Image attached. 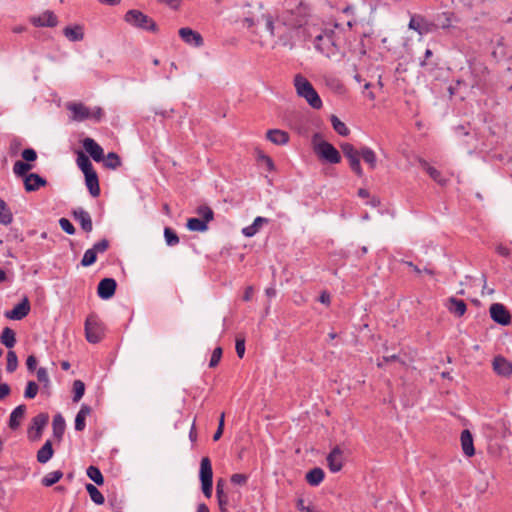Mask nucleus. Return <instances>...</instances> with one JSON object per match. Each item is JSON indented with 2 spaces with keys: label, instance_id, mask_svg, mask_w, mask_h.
<instances>
[{
  "label": "nucleus",
  "instance_id": "58836bf2",
  "mask_svg": "<svg viewBox=\"0 0 512 512\" xmlns=\"http://www.w3.org/2000/svg\"><path fill=\"white\" fill-rule=\"evenodd\" d=\"M76 163L80 170L83 172V174L94 170L90 158L87 155H85L82 151L78 152Z\"/></svg>",
  "mask_w": 512,
  "mask_h": 512
},
{
  "label": "nucleus",
  "instance_id": "680f3d73",
  "mask_svg": "<svg viewBox=\"0 0 512 512\" xmlns=\"http://www.w3.org/2000/svg\"><path fill=\"white\" fill-rule=\"evenodd\" d=\"M108 503L113 512H122V501L118 500L116 497L109 498Z\"/></svg>",
  "mask_w": 512,
  "mask_h": 512
},
{
  "label": "nucleus",
  "instance_id": "69168bd1",
  "mask_svg": "<svg viewBox=\"0 0 512 512\" xmlns=\"http://www.w3.org/2000/svg\"><path fill=\"white\" fill-rule=\"evenodd\" d=\"M104 116V111L101 107H96L92 112H90V118L95 120L96 122H100Z\"/></svg>",
  "mask_w": 512,
  "mask_h": 512
},
{
  "label": "nucleus",
  "instance_id": "2f4dec72",
  "mask_svg": "<svg viewBox=\"0 0 512 512\" xmlns=\"http://www.w3.org/2000/svg\"><path fill=\"white\" fill-rule=\"evenodd\" d=\"M268 219L264 217H256L253 221V223L247 227H244L242 229V233L246 237H253L261 228L263 224L268 223Z\"/></svg>",
  "mask_w": 512,
  "mask_h": 512
},
{
  "label": "nucleus",
  "instance_id": "423d86ee",
  "mask_svg": "<svg viewBox=\"0 0 512 512\" xmlns=\"http://www.w3.org/2000/svg\"><path fill=\"white\" fill-rule=\"evenodd\" d=\"M85 337L89 343L96 344L103 337V328L95 315H89L85 321Z\"/></svg>",
  "mask_w": 512,
  "mask_h": 512
},
{
  "label": "nucleus",
  "instance_id": "4468645a",
  "mask_svg": "<svg viewBox=\"0 0 512 512\" xmlns=\"http://www.w3.org/2000/svg\"><path fill=\"white\" fill-rule=\"evenodd\" d=\"M71 215L73 219L80 224L84 232L90 233L93 230L92 218L88 211L84 210L82 207H78L71 211Z\"/></svg>",
  "mask_w": 512,
  "mask_h": 512
},
{
  "label": "nucleus",
  "instance_id": "052dcab7",
  "mask_svg": "<svg viewBox=\"0 0 512 512\" xmlns=\"http://www.w3.org/2000/svg\"><path fill=\"white\" fill-rule=\"evenodd\" d=\"M230 481L234 485L243 486L246 485L248 481V476L242 473H235L230 477Z\"/></svg>",
  "mask_w": 512,
  "mask_h": 512
},
{
  "label": "nucleus",
  "instance_id": "bb28decb",
  "mask_svg": "<svg viewBox=\"0 0 512 512\" xmlns=\"http://www.w3.org/2000/svg\"><path fill=\"white\" fill-rule=\"evenodd\" d=\"M92 409L87 404H82L80 407V410L76 414L75 417V430L78 432H81L86 427V417L90 415Z\"/></svg>",
  "mask_w": 512,
  "mask_h": 512
},
{
  "label": "nucleus",
  "instance_id": "4be33fe9",
  "mask_svg": "<svg viewBox=\"0 0 512 512\" xmlns=\"http://www.w3.org/2000/svg\"><path fill=\"white\" fill-rule=\"evenodd\" d=\"M67 109L73 113V120L84 121L90 118V110L82 103H68Z\"/></svg>",
  "mask_w": 512,
  "mask_h": 512
},
{
  "label": "nucleus",
  "instance_id": "5fc2aeb1",
  "mask_svg": "<svg viewBox=\"0 0 512 512\" xmlns=\"http://www.w3.org/2000/svg\"><path fill=\"white\" fill-rule=\"evenodd\" d=\"M222 354H223V350L220 346L216 347L213 350L210 361H209V368H215L219 364V362L222 358Z\"/></svg>",
  "mask_w": 512,
  "mask_h": 512
},
{
  "label": "nucleus",
  "instance_id": "79ce46f5",
  "mask_svg": "<svg viewBox=\"0 0 512 512\" xmlns=\"http://www.w3.org/2000/svg\"><path fill=\"white\" fill-rule=\"evenodd\" d=\"M87 476L98 486H102L104 484V476L100 469L96 466H89L86 470Z\"/></svg>",
  "mask_w": 512,
  "mask_h": 512
},
{
  "label": "nucleus",
  "instance_id": "de8ad7c7",
  "mask_svg": "<svg viewBox=\"0 0 512 512\" xmlns=\"http://www.w3.org/2000/svg\"><path fill=\"white\" fill-rule=\"evenodd\" d=\"M18 367V357L13 350H9L7 353V364L6 370L8 373H13Z\"/></svg>",
  "mask_w": 512,
  "mask_h": 512
},
{
  "label": "nucleus",
  "instance_id": "2eb2a0df",
  "mask_svg": "<svg viewBox=\"0 0 512 512\" xmlns=\"http://www.w3.org/2000/svg\"><path fill=\"white\" fill-rule=\"evenodd\" d=\"M178 33L180 38L188 45L201 47L204 44L202 35L189 27L180 28Z\"/></svg>",
  "mask_w": 512,
  "mask_h": 512
},
{
  "label": "nucleus",
  "instance_id": "4d7b16f0",
  "mask_svg": "<svg viewBox=\"0 0 512 512\" xmlns=\"http://www.w3.org/2000/svg\"><path fill=\"white\" fill-rule=\"evenodd\" d=\"M59 225L61 227V229L69 234V235H73L75 234L76 230H75V227L74 225L71 223V221L67 218H60L59 219Z\"/></svg>",
  "mask_w": 512,
  "mask_h": 512
},
{
  "label": "nucleus",
  "instance_id": "ea45409f",
  "mask_svg": "<svg viewBox=\"0 0 512 512\" xmlns=\"http://www.w3.org/2000/svg\"><path fill=\"white\" fill-rule=\"evenodd\" d=\"M13 220V214L6 204V202L0 198V224L8 225Z\"/></svg>",
  "mask_w": 512,
  "mask_h": 512
},
{
  "label": "nucleus",
  "instance_id": "ddd939ff",
  "mask_svg": "<svg viewBox=\"0 0 512 512\" xmlns=\"http://www.w3.org/2000/svg\"><path fill=\"white\" fill-rule=\"evenodd\" d=\"M117 289V282L114 278H103L97 286V294L99 298L108 300L112 298Z\"/></svg>",
  "mask_w": 512,
  "mask_h": 512
},
{
  "label": "nucleus",
  "instance_id": "9d476101",
  "mask_svg": "<svg viewBox=\"0 0 512 512\" xmlns=\"http://www.w3.org/2000/svg\"><path fill=\"white\" fill-rule=\"evenodd\" d=\"M470 69L473 77L472 87L483 88L487 83L489 74L487 67L481 62H475L471 64Z\"/></svg>",
  "mask_w": 512,
  "mask_h": 512
},
{
  "label": "nucleus",
  "instance_id": "393cba45",
  "mask_svg": "<svg viewBox=\"0 0 512 512\" xmlns=\"http://www.w3.org/2000/svg\"><path fill=\"white\" fill-rule=\"evenodd\" d=\"M460 440L464 454L468 457L475 455L473 436L469 430L465 429L461 432Z\"/></svg>",
  "mask_w": 512,
  "mask_h": 512
},
{
  "label": "nucleus",
  "instance_id": "20e7f679",
  "mask_svg": "<svg viewBox=\"0 0 512 512\" xmlns=\"http://www.w3.org/2000/svg\"><path fill=\"white\" fill-rule=\"evenodd\" d=\"M314 153L323 163L339 164L341 162L340 152L328 141L322 140L315 145Z\"/></svg>",
  "mask_w": 512,
  "mask_h": 512
},
{
  "label": "nucleus",
  "instance_id": "a19ab883",
  "mask_svg": "<svg viewBox=\"0 0 512 512\" xmlns=\"http://www.w3.org/2000/svg\"><path fill=\"white\" fill-rule=\"evenodd\" d=\"M103 162L106 168L113 170L122 165L120 156L115 152H109L106 156H104Z\"/></svg>",
  "mask_w": 512,
  "mask_h": 512
},
{
  "label": "nucleus",
  "instance_id": "a878e982",
  "mask_svg": "<svg viewBox=\"0 0 512 512\" xmlns=\"http://www.w3.org/2000/svg\"><path fill=\"white\" fill-rule=\"evenodd\" d=\"M65 428H66L65 419L63 418V416L60 413L56 414L53 417V421H52V431H53L54 438L58 442L62 441L64 432H65Z\"/></svg>",
  "mask_w": 512,
  "mask_h": 512
},
{
  "label": "nucleus",
  "instance_id": "6ab92c4d",
  "mask_svg": "<svg viewBox=\"0 0 512 512\" xmlns=\"http://www.w3.org/2000/svg\"><path fill=\"white\" fill-rule=\"evenodd\" d=\"M492 365L493 370L500 376L509 377L512 374V363L501 355L494 357Z\"/></svg>",
  "mask_w": 512,
  "mask_h": 512
},
{
  "label": "nucleus",
  "instance_id": "0e129e2a",
  "mask_svg": "<svg viewBox=\"0 0 512 512\" xmlns=\"http://www.w3.org/2000/svg\"><path fill=\"white\" fill-rule=\"evenodd\" d=\"M26 366L29 372H34L37 368V358L34 355H30L26 359Z\"/></svg>",
  "mask_w": 512,
  "mask_h": 512
},
{
  "label": "nucleus",
  "instance_id": "49530a36",
  "mask_svg": "<svg viewBox=\"0 0 512 512\" xmlns=\"http://www.w3.org/2000/svg\"><path fill=\"white\" fill-rule=\"evenodd\" d=\"M164 238L168 246H175L180 241L177 233L170 227H165Z\"/></svg>",
  "mask_w": 512,
  "mask_h": 512
},
{
  "label": "nucleus",
  "instance_id": "aec40b11",
  "mask_svg": "<svg viewBox=\"0 0 512 512\" xmlns=\"http://www.w3.org/2000/svg\"><path fill=\"white\" fill-rule=\"evenodd\" d=\"M23 182L26 192H34L47 185V180L36 173H30Z\"/></svg>",
  "mask_w": 512,
  "mask_h": 512
},
{
  "label": "nucleus",
  "instance_id": "c9c22d12",
  "mask_svg": "<svg viewBox=\"0 0 512 512\" xmlns=\"http://www.w3.org/2000/svg\"><path fill=\"white\" fill-rule=\"evenodd\" d=\"M85 489L87 491V493L89 494L91 500L97 504V505H103L105 503V498L103 496V494L98 490V488L91 484V483H87L85 485Z\"/></svg>",
  "mask_w": 512,
  "mask_h": 512
},
{
  "label": "nucleus",
  "instance_id": "6e6552de",
  "mask_svg": "<svg viewBox=\"0 0 512 512\" xmlns=\"http://www.w3.org/2000/svg\"><path fill=\"white\" fill-rule=\"evenodd\" d=\"M109 241L106 238L96 242L92 248L87 249L81 259V266L89 267L97 261V254L104 253L109 248Z\"/></svg>",
  "mask_w": 512,
  "mask_h": 512
},
{
  "label": "nucleus",
  "instance_id": "473e14b6",
  "mask_svg": "<svg viewBox=\"0 0 512 512\" xmlns=\"http://www.w3.org/2000/svg\"><path fill=\"white\" fill-rule=\"evenodd\" d=\"M0 342L8 349L13 348L16 344L15 331L10 327H5L1 332Z\"/></svg>",
  "mask_w": 512,
  "mask_h": 512
},
{
  "label": "nucleus",
  "instance_id": "a211bd4d",
  "mask_svg": "<svg viewBox=\"0 0 512 512\" xmlns=\"http://www.w3.org/2000/svg\"><path fill=\"white\" fill-rule=\"evenodd\" d=\"M327 463L331 472H339L343 467V451L339 446H335L327 455Z\"/></svg>",
  "mask_w": 512,
  "mask_h": 512
},
{
  "label": "nucleus",
  "instance_id": "8fccbe9b",
  "mask_svg": "<svg viewBox=\"0 0 512 512\" xmlns=\"http://www.w3.org/2000/svg\"><path fill=\"white\" fill-rule=\"evenodd\" d=\"M428 175L440 186H446L448 183V179L445 178L442 173L436 168L432 167L429 169Z\"/></svg>",
  "mask_w": 512,
  "mask_h": 512
},
{
  "label": "nucleus",
  "instance_id": "a18cd8bd",
  "mask_svg": "<svg viewBox=\"0 0 512 512\" xmlns=\"http://www.w3.org/2000/svg\"><path fill=\"white\" fill-rule=\"evenodd\" d=\"M73 402H79L85 393V384L81 380L73 382Z\"/></svg>",
  "mask_w": 512,
  "mask_h": 512
},
{
  "label": "nucleus",
  "instance_id": "c756f323",
  "mask_svg": "<svg viewBox=\"0 0 512 512\" xmlns=\"http://www.w3.org/2000/svg\"><path fill=\"white\" fill-rule=\"evenodd\" d=\"M25 413H26V405H24V404L18 405L11 412L8 425L12 430L17 429L20 426V420L24 417Z\"/></svg>",
  "mask_w": 512,
  "mask_h": 512
},
{
  "label": "nucleus",
  "instance_id": "774afa93",
  "mask_svg": "<svg viewBox=\"0 0 512 512\" xmlns=\"http://www.w3.org/2000/svg\"><path fill=\"white\" fill-rule=\"evenodd\" d=\"M11 393V388L7 383H0V400L9 396Z\"/></svg>",
  "mask_w": 512,
  "mask_h": 512
},
{
  "label": "nucleus",
  "instance_id": "f257e3e1",
  "mask_svg": "<svg viewBox=\"0 0 512 512\" xmlns=\"http://www.w3.org/2000/svg\"><path fill=\"white\" fill-rule=\"evenodd\" d=\"M294 86L298 96L304 98L312 108L320 109L322 107L323 103L319 94L305 77L300 74L296 75Z\"/></svg>",
  "mask_w": 512,
  "mask_h": 512
},
{
  "label": "nucleus",
  "instance_id": "603ef678",
  "mask_svg": "<svg viewBox=\"0 0 512 512\" xmlns=\"http://www.w3.org/2000/svg\"><path fill=\"white\" fill-rule=\"evenodd\" d=\"M216 498H217L220 512H228V509H227V506L229 505L228 494L226 492L225 493L219 492V494H216Z\"/></svg>",
  "mask_w": 512,
  "mask_h": 512
},
{
  "label": "nucleus",
  "instance_id": "e433bc0d",
  "mask_svg": "<svg viewBox=\"0 0 512 512\" xmlns=\"http://www.w3.org/2000/svg\"><path fill=\"white\" fill-rule=\"evenodd\" d=\"M62 477H63V472L60 470H55V471L47 473L41 479V484L44 487H51L54 484H56L57 482H59Z\"/></svg>",
  "mask_w": 512,
  "mask_h": 512
},
{
  "label": "nucleus",
  "instance_id": "c85d7f7f",
  "mask_svg": "<svg viewBox=\"0 0 512 512\" xmlns=\"http://www.w3.org/2000/svg\"><path fill=\"white\" fill-rule=\"evenodd\" d=\"M63 34L72 42L81 41L84 38L83 27L81 25L66 26L63 29Z\"/></svg>",
  "mask_w": 512,
  "mask_h": 512
},
{
  "label": "nucleus",
  "instance_id": "72a5a7b5",
  "mask_svg": "<svg viewBox=\"0 0 512 512\" xmlns=\"http://www.w3.org/2000/svg\"><path fill=\"white\" fill-rule=\"evenodd\" d=\"M361 158L364 160L365 163L368 164L370 169L376 168L377 157L375 152L371 148L367 146L361 147Z\"/></svg>",
  "mask_w": 512,
  "mask_h": 512
},
{
  "label": "nucleus",
  "instance_id": "0eeeda50",
  "mask_svg": "<svg viewBox=\"0 0 512 512\" xmlns=\"http://www.w3.org/2000/svg\"><path fill=\"white\" fill-rule=\"evenodd\" d=\"M48 413H39L31 420V424L27 430L28 439L30 441H38L42 436L45 426L48 424Z\"/></svg>",
  "mask_w": 512,
  "mask_h": 512
},
{
  "label": "nucleus",
  "instance_id": "e2e57ef3",
  "mask_svg": "<svg viewBox=\"0 0 512 512\" xmlns=\"http://www.w3.org/2000/svg\"><path fill=\"white\" fill-rule=\"evenodd\" d=\"M22 146V140L20 138H13L10 142V152L13 155H16Z\"/></svg>",
  "mask_w": 512,
  "mask_h": 512
},
{
  "label": "nucleus",
  "instance_id": "4c0bfd02",
  "mask_svg": "<svg viewBox=\"0 0 512 512\" xmlns=\"http://www.w3.org/2000/svg\"><path fill=\"white\" fill-rule=\"evenodd\" d=\"M33 168V165L24 161H16L13 165V172L16 176L22 177L23 179L28 176V173Z\"/></svg>",
  "mask_w": 512,
  "mask_h": 512
},
{
  "label": "nucleus",
  "instance_id": "f704fd0d",
  "mask_svg": "<svg viewBox=\"0 0 512 512\" xmlns=\"http://www.w3.org/2000/svg\"><path fill=\"white\" fill-rule=\"evenodd\" d=\"M186 227L190 231L205 232L208 229V222L201 218H189Z\"/></svg>",
  "mask_w": 512,
  "mask_h": 512
},
{
  "label": "nucleus",
  "instance_id": "7c9ffc66",
  "mask_svg": "<svg viewBox=\"0 0 512 512\" xmlns=\"http://www.w3.org/2000/svg\"><path fill=\"white\" fill-rule=\"evenodd\" d=\"M324 477H325V473H324L323 469L320 467H315V468L309 470L305 475V479H306L307 483L311 486L320 485L322 483V481L324 480Z\"/></svg>",
  "mask_w": 512,
  "mask_h": 512
},
{
  "label": "nucleus",
  "instance_id": "9b49d317",
  "mask_svg": "<svg viewBox=\"0 0 512 512\" xmlns=\"http://www.w3.org/2000/svg\"><path fill=\"white\" fill-rule=\"evenodd\" d=\"M334 35L333 30H325L323 33L316 36L314 40L315 48L322 53L329 54L330 46H336Z\"/></svg>",
  "mask_w": 512,
  "mask_h": 512
},
{
  "label": "nucleus",
  "instance_id": "c03bdc74",
  "mask_svg": "<svg viewBox=\"0 0 512 512\" xmlns=\"http://www.w3.org/2000/svg\"><path fill=\"white\" fill-rule=\"evenodd\" d=\"M453 16L454 14L452 12H442L438 14L436 17L437 25L443 29L451 27Z\"/></svg>",
  "mask_w": 512,
  "mask_h": 512
},
{
  "label": "nucleus",
  "instance_id": "1a4fd4ad",
  "mask_svg": "<svg viewBox=\"0 0 512 512\" xmlns=\"http://www.w3.org/2000/svg\"><path fill=\"white\" fill-rule=\"evenodd\" d=\"M491 319L502 326L511 323V314L509 310L501 303H493L489 309Z\"/></svg>",
  "mask_w": 512,
  "mask_h": 512
},
{
  "label": "nucleus",
  "instance_id": "b1692460",
  "mask_svg": "<svg viewBox=\"0 0 512 512\" xmlns=\"http://www.w3.org/2000/svg\"><path fill=\"white\" fill-rule=\"evenodd\" d=\"M266 138L275 145H286L289 142L288 132L280 129H270L266 133Z\"/></svg>",
  "mask_w": 512,
  "mask_h": 512
},
{
  "label": "nucleus",
  "instance_id": "864d4df0",
  "mask_svg": "<svg viewBox=\"0 0 512 512\" xmlns=\"http://www.w3.org/2000/svg\"><path fill=\"white\" fill-rule=\"evenodd\" d=\"M36 375H37L38 381L43 384V388H48L50 386V379L48 376V372L44 367L38 368Z\"/></svg>",
  "mask_w": 512,
  "mask_h": 512
},
{
  "label": "nucleus",
  "instance_id": "412c9836",
  "mask_svg": "<svg viewBox=\"0 0 512 512\" xmlns=\"http://www.w3.org/2000/svg\"><path fill=\"white\" fill-rule=\"evenodd\" d=\"M446 308L451 314L458 318L462 317L467 311L466 303L454 296L447 299Z\"/></svg>",
  "mask_w": 512,
  "mask_h": 512
},
{
  "label": "nucleus",
  "instance_id": "5701e85b",
  "mask_svg": "<svg viewBox=\"0 0 512 512\" xmlns=\"http://www.w3.org/2000/svg\"><path fill=\"white\" fill-rule=\"evenodd\" d=\"M86 187L92 197L100 195L99 178L95 170L84 174Z\"/></svg>",
  "mask_w": 512,
  "mask_h": 512
},
{
  "label": "nucleus",
  "instance_id": "bf43d9fd",
  "mask_svg": "<svg viewBox=\"0 0 512 512\" xmlns=\"http://www.w3.org/2000/svg\"><path fill=\"white\" fill-rule=\"evenodd\" d=\"M235 349H236L237 356L239 358H243L244 354H245V338L244 337H242V336L236 337Z\"/></svg>",
  "mask_w": 512,
  "mask_h": 512
},
{
  "label": "nucleus",
  "instance_id": "f3484780",
  "mask_svg": "<svg viewBox=\"0 0 512 512\" xmlns=\"http://www.w3.org/2000/svg\"><path fill=\"white\" fill-rule=\"evenodd\" d=\"M82 145L94 161L101 162L104 160L103 148L94 139L87 137L82 141Z\"/></svg>",
  "mask_w": 512,
  "mask_h": 512
},
{
  "label": "nucleus",
  "instance_id": "6e6d98bb",
  "mask_svg": "<svg viewBox=\"0 0 512 512\" xmlns=\"http://www.w3.org/2000/svg\"><path fill=\"white\" fill-rule=\"evenodd\" d=\"M256 153L258 160L263 161L266 164L268 171H273L275 169L274 162L270 156L263 154L260 149H256Z\"/></svg>",
  "mask_w": 512,
  "mask_h": 512
},
{
  "label": "nucleus",
  "instance_id": "f8f14e48",
  "mask_svg": "<svg viewBox=\"0 0 512 512\" xmlns=\"http://www.w3.org/2000/svg\"><path fill=\"white\" fill-rule=\"evenodd\" d=\"M29 22L35 27H56L58 18L51 10L44 11L41 15H34L29 18Z\"/></svg>",
  "mask_w": 512,
  "mask_h": 512
},
{
  "label": "nucleus",
  "instance_id": "09e8293b",
  "mask_svg": "<svg viewBox=\"0 0 512 512\" xmlns=\"http://www.w3.org/2000/svg\"><path fill=\"white\" fill-rule=\"evenodd\" d=\"M196 213L206 222H210L214 218L213 210L207 205H200L197 208Z\"/></svg>",
  "mask_w": 512,
  "mask_h": 512
},
{
  "label": "nucleus",
  "instance_id": "13d9d810",
  "mask_svg": "<svg viewBox=\"0 0 512 512\" xmlns=\"http://www.w3.org/2000/svg\"><path fill=\"white\" fill-rule=\"evenodd\" d=\"M22 159L26 163L34 162L37 160V152L33 148H25L21 153Z\"/></svg>",
  "mask_w": 512,
  "mask_h": 512
},
{
  "label": "nucleus",
  "instance_id": "cd10ccee",
  "mask_svg": "<svg viewBox=\"0 0 512 512\" xmlns=\"http://www.w3.org/2000/svg\"><path fill=\"white\" fill-rule=\"evenodd\" d=\"M54 455V449L51 440H47L37 451L36 459L39 463H47Z\"/></svg>",
  "mask_w": 512,
  "mask_h": 512
},
{
  "label": "nucleus",
  "instance_id": "39448f33",
  "mask_svg": "<svg viewBox=\"0 0 512 512\" xmlns=\"http://www.w3.org/2000/svg\"><path fill=\"white\" fill-rule=\"evenodd\" d=\"M343 155L347 158L351 170L362 177L364 172L360 163L361 149L357 150L351 143L344 142L340 144Z\"/></svg>",
  "mask_w": 512,
  "mask_h": 512
},
{
  "label": "nucleus",
  "instance_id": "7ed1b4c3",
  "mask_svg": "<svg viewBox=\"0 0 512 512\" xmlns=\"http://www.w3.org/2000/svg\"><path fill=\"white\" fill-rule=\"evenodd\" d=\"M199 480L201 482V490L206 498L212 497L213 492V470L209 457L205 456L200 461Z\"/></svg>",
  "mask_w": 512,
  "mask_h": 512
},
{
  "label": "nucleus",
  "instance_id": "f03ea898",
  "mask_svg": "<svg viewBox=\"0 0 512 512\" xmlns=\"http://www.w3.org/2000/svg\"><path fill=\"white\" fill-rule=\"evenodd\" d=\"M124 21L130 26L148 32H158L157 23L148 15L137 9L128 10L124 15Z\"/></svg>",
  "mask_w": 512,
  "mask_h": 512
},
{
  "label": "nucleus",
  "instance_id": "3c124183",
  "mask_svg": "<svg viewBox=\"0 0 512 512\" xmlns=\"http://www.w3.org/2000/svg\"><path fill=\"white\" fill-rule=\"evenodd\" d=\"M38 390H39V386L36 382L28 381L25 391H24V397L26 399H33L36 397Z\"/></svg>",
  "mask_w": 512,
  "mask_h": 512
},
{
  "label": "nucleus",
  "instance_id": "37998d69",
  "mask_svg": "<svg viewBox=\"0 0 512 512\" xmlns=\"http://www.w3.org/2000/svg\"><path fill=\"white\" fill-rule=\"evenodd\" d=\"M330 121L333 129L341 136H348L350 130L344 122H342L336 115H331Z\"/></svg>",
  "mask_w": 512,
  "mask_h": 512
},
{
  "label": "nucleus",
  "instance_id": "338daca9",
  "mask_svg": "<svg viewBox=\"0 0 512 512\" xmlns=\"http://www.w3.org/2000/svg\"><path fill=\"white\" fill-rule=\"evenodd\" d=\"M263 18L265 19V26L266 29L270 32L271 35L274 34V21L273 17L271 15H263Z\"/></svg>",
  "mask_w": 512,
  "mask_h": 512
},
{
  "label": "nucleus",
  "instance_id": "dca6fc26",
  "mask_svg": "<svg viewBox=\"0 0 512 512\" xmlns=\"http://www.w3.org/2000/svg\"><path fill=\"white\" fill-rule=\"evenodd\" d=\"M31 310L28 297H24L12 310L6 312V317L12 320H22Z\"/></svg>",
  "mask_w": 512,
  "mask_h": 512
}]
</instances>
